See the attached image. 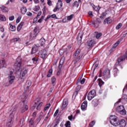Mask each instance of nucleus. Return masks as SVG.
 I'll return each mask as SVG.
<instances>
[{"label": "nucleus", "mask_w": 127, "mask_h": 127, "mask_svg": "<svg viewBox=\"0 0 127 127\" xmlns=\"http://www.w3.org/2000/svg\"><path fill=\"white\" fill-rule=\"evenodd\" d=\"M26 14L28 15V16H32V13L30 12H27Z\"/></svg>", "instance_id": "obj_52"}, {"label": "nucleus", "mask_w": 127, "mask_h": 127, "mask_svg": "<svg viewBox=\"0 0 127 127\" xmlns=\"http://www.w3.org/2000/svg\"><path fill=\"white\" fill-rule=\"evenodd\" d=\"M119 44H120V41H118L116 43H115L113 46V48H116L117 47V46H118V45H119Z\"/></svg>", "instance_id": "obj_36"}, {"label": "nucleus", "mask_w": 127, "mask_h": 127, "mask_svg": "<svg viewBox=\"0 0 127 127\" xmlns=\"http://www.w3.org/2000/svg\"><path fill=\"white\" fill-rule=\"evenodd\" d=\"M92 104L94 107H97V106L99 105V100H98V99H94L92 101Z\"/></svg>", "instance_id": "obj_22"}, {"label": "nucleus", "mask_w": 127, "mask_h": 127, "mask_svg": "<svg viewBox=\"0 0 127 127\" xmlns=\"http://www.w3.org/2000/svg\"><path fill=\"white\" fill-rule=\"evenodd\" d=\"M80 52H81V50L78 49L73 55V58L75 59L76 62H78V61H79V60H80L81 58L83 57V55H84L83 53L80 54Z\"/></svg>", "instance_id": "obj_3"}, {"label": "nucleus", "mask_w": 127, "mask_h": 127, "mask_svg": "<svg viewBox=\"0 0 127 127\" xmlns=\"http://www.w3.org/2000/svg\"><path fill=\"white\" fill-rule=\"evenodd\" d=\"M9 20L12 21L14 19V16H11L9 17Z\"/></svg>", "instance_id": "obj_53"}, {"label": "nucleus", "mask_w": 127, "mask_h": 127, "mask_svg": "<svg viewBox=\"0 0 127 127\" xmlns=\"http://www.w3.org/2000/svg\"><path fill=\"white\" fill-rule=\"evenodd\" d=\"M117 111L120 113L121 115H126V110H125V108L123 105L118 106L117 108Z\"/></svg>", "instance_id": "obj_6"}, {"label": "nucleus", "mask_w": 127, "mask_h": 127, "mask_svg": "<svg viewBox=\"0 0 127 127\" xmlns=\"http://www.w3.org/2000/svg\"><path fill=\"white\" fill-rule=\"evenodd\" d=\"M74 17V15L71 14L70 16L67 17V20H71V19H72V18H73V17Z\"/></svg>", "instance_id": "obj_44"}, {"label": "nucleus", "mask_w": 127, "mask_h": 127, "mask_svg": "<svg viewBox=\"0 0 127 127\" xmlns=\"http://www.w3.org/2000/svg\"><path fill=\"white\" fill-rule=\"evenodd\" d=\"M103 75L105 78H109L111 75L110 69H106L103 72Z\"/></svg>", "instance_id": "obj_12"}, {"label": "nucleus", "mask_w": 127, "mask_h": 127, "mask_svg": "<svg viewBox=\"0 0 127 127\" xmlns=\"http://www.w3.org/2000/svg\"><path fill=\"white\" fill-rule=\"evenodd\" d=\"M20 19H21V17H18L16 20V23H18L20 21Z\"/></svg>", "instance_id": "obj_51"}, {"label": "nucleus", "mask_w": 127, "mask_h": 127, "mask_svg": "<svg viewBox=\"0 0 127 127\" xmlns=\"http://www.w3.org/2000/svg\"><path fill=\"white\" fill-rule=\"evenodd\" d=\"M34 32H35V34H37V33H38V30L36 28H35L34 29Z\"/></svg>", "instance_id": "obj_56"}, {"label": "nucleus", "mask_w": 127, "mask_h": 127, "mask_svg": "<svg viewBox=\"0 0 127 127\" xmlns=\"http://www.w3.org/2000/svg\"><path fill=\"white\" fill-rule=\"evenodd\" d=\"M17 109V108L16 106H14L11 110V114L9 115V117H10V116H13V119L14 117V114H15V111H16V110Z\"/></svg>", "instance_id": "obj_14"}, {"label": "nucleus", "mask_w": 127, "mask_h": 127, "mask_svg": "<svg viewBox=\"0 0 127 127\" xmlns=\"http://www.w3.org/2000/svg\"><path fill=\"white\" fill-rule=\"evenodd\" d=\"M83 38V35H81L80 36V37H78L77 38V41H78V43H81V42H82V38Z\"/></svg>", "instance_id": "obj_32"}, {"label": "nucleus", "mask_w": 127, "mask_h": 127, "mask_svg": "<svg viewBox=\"0 0 127 127\" xmlns=\"http://www.w3.org/2000/svg\"><path fill=\"white\" fill-rule=\"evenodd\" d=\"M95 97H96V90H92L89 92L87 96V99L89 101H91V100L94 99Z\"/></svg>", "instance_id": "obj_5"}, {"label": "nucleus", "mask_w": 127, "mask_h": 127, "mask_svg": "<svg viewBox=\"0 0 127 127\" xmlns=\"http://www.w3.org/2000/svg\"><path fill=\"white\" fill-rule=\"evenodd\" d=\"M0 8L2 11V12H7L8 11V9L6 7H4L3 6H2L0 7Z\"/></svg>", "instance_id": "obj_25"}, {"label": "nucleus", "mask_w": 127, "mask_h": 127, "mask_svg": "<svg viewBox=\"0 0 127 127\" xmlns=\"http://www.w3.org/2000/svg\"><path fill=\"white\" fill-rule=\"evenodd\" d=\"M68 106V99L65 98L62 104V110L65 109V108Z\"/></svg>", "instance_id": "obj_11"}, {"label": "nucleus", "mask_w": 127, "mask_h": 127, "mask_svg": "<svg viewBox=\"0 0 127 127\" xmlns=\"http://www.w3.org/2000/svg\"><path fill=\"white\" fill-rule=\"evenodd\" d=\"M94 125H95V121H93L92 122H91V123L90 124V126L91 127H93V126H94Z\"/></svg>", "instance_id": "obj_58"}, {"label": "nucleus", "mask_w": 127, "mask_h": 127, "mask_svg": "<svg viewBox=\"0 0 127 127\" xmlns=\"http://www.w3.org/2000/svg\"><path fill=\"white\" fill-rule=\"evenodd\" d=\"M55 82H56V78H55V77L53 76L52 77V84H54L55 83Z\"/></svg>", "instance_id": "obj_39"}, {"label": "nucleus", "mask_w": 127, "mask_h": 127, "mask_svg": "<svg viewBox=\"0 0 127 127\" xmlns=\"http://www.w3.org/2000/svg\"><path fill=\"white\" fill-rule=\"evenodd\" d=\"M34 10L35 11H38V10H39V6H36L34 8Z\"/></svg>", "instance_id": "obj_46"}, {"label": "nucleus", "mask_w": 127, "mask_h": 127, "mask_svg": "<svg viewBox=\"0 0 127 127\" xmlns=\"http://www.w3.org/2000/svg\"><path fill=\"white\" fill-rule=\"evenodd\" d=\"M18 40H19V38H14L13 39V41H14V42H16L18 41Z\"/></svg>", "instance_id": "obj_55"}, {"label": "nucleus", "mask_w": 127, "mask_h": 127, "mask_svg": "<svg viewBox=\"0 0 127 127\" xmlns=\"http://www.w3.org/2000/svg\"><path fill=\"white\" fill-rule=\"evenodd\" d=\"M32 61L34 64H36L37 63V59H36V58H33L32 59Z\"/></svg>", "instance_id": "obj_42"}, {"label": "nucleus", "mask_w": 127, "mask_h": 127, "mask_svg": "<svg viewBox=\"0 0 127 127\" xmlns=\"http://www.w3.org/2000/svg\"><path fill=\"white\" fill-rule=\"evenodd\" d=\"M50 108V103L47 104L46 107H45L44 110L45 111H47Z\"/></svg>", "instance_id": "obj_38"}, {"label": "nucleus", "mask_w": 127, "mask_h": 127, "mask_svg": "<svg viewBox=\"0 0 127 127\" xmlns=\"http://www.w3.org/2000/svg\"><path fill=\"white\" fill-rule=\"evenodd\" d=\"M65 127H71V123L70 121H67L66 122V124H65Z\"/></svg>", "instance_id": "obj_37"}, {"label": "nucleus", "mask_w": 127, "mask_h": 127, "mask_svg": "<svg viewBox=\"0 0 127 127\" xmlns=\"http://www.w3.org/2000/svg\"><path fill=\"white\" fill-rule=\"evenodd\" d=\"M26 74H27V70L23 68L18 70L16 72L17 77L20 78V79H22Z\"/></svg>", "instance_id": "obj_2"}, {"label": "nucleus", "mask_w": 127, "mask_h": 127, "mask_svg": "<svg viewBox=\"0 0 127 127\" xmlns=\"http://www.w3.org/2000/svg\"><path fill=\"white\" fill-rule=\"evenodd\" d=\"M29 124L31 125V126H33V125H34V119H31L29 121Z\"/></svg>", "instance_id": "obj_34"}, {"label": "nucleus", "mask_w": 127, "mask_h": 127, "mask_svg": "<svg viewBox=\"0 0 127 127\" xmlns=\"http://www.w3.org/2000/svg\"><path fill=\"white\" fill-rule=\"evenodd\" d=\"M81 90V86L78 85L76 88V91L74 93L73 95L77 96L78 95V92Z\"/></svg>", "instance_id": "obj_20"}, {"label": "nucleus", "mask_w": 127, "mask_h": 127, "mask_svg": "<svg viewBox=\"0 0 127 127\" xmlns=\"http://www.w3.org/2000/svg\"><path fill=\"white\" fill-rule=\"evenodd\" d=\"M64 52H65V51H64V49L60 50L59 51L60 55H63L64 54Z\"/></svg>", "instance_id": "obj_40"}, {"label": "nucleus", "mask_w": 127, "mask_h": 127, "mask_svg": "<svg viewBox=\"0 0 127 127\" xmlns=\"http://www.w3.org/2000/svg\"><path fill=\"white\" fill-rule=\"evenodd\" d=\"M48 4H49V5H51V4H52L51 0H48Z\"/></svg>", "instance_id": "obj_63"}, {"label": "nucleus", "mask_w": 127, "mask_h": 127, "mask_svg": "<svg viewBox=\"0 0 127 127\" xmlns=\"http://www.w3.org/2000/svg\"><path fill=\"white\" fill-rule=\"evenodd\" d=\"M85 81H86V79H85V78H83V79L80 81L81 84H82V85H83V84H84V83H85Z\"/></svg>", "instance_id": "obj_54"}, {"label": "nucleus", "mask_w": 127, "mask_h": 127, "mask_svg": "<svg viewBox=\"0 0 127 127\" xmlns=\"http://www.w3.org/2000/svg\"><path fill=\"white\" fill-rule=\"evenodd\" d=\"M123 26V24L122 23H119L117 26H116V29H120L121 27Z\"/></svg>", "instance_id": "obj_41"}, {"label": "nucleus", "mask_w": 127, "mask_h": 127, "mask_svg": "<svg viewBox=\"0 0 127 127\" xmlns=\"http://www.w3.org/2000/svg\"><path fill=\"white\" fill-rule=\"evenodd\" d=\"M6 66V64H5V61L4 59H2L0 61V68H3Z\"/></svg>", "instance_id": "obj_15"}, {"label": "nucleus", "mask_w": 127, "mask_h": 127, "mask_svg": "<svg viewBox=\"0 0 127 127\" xmlns=\"http://www.w3.org/2000/svg\"><path fill=\"white\" fill-rule=\"evenodd\" d=\"M13 74V71H10V73L8 74V80L9 81V84H12L14 82L15 77L12 75Z\"/></svg>", "instance_id": "obj_7"}, {"label": "nucleus", "mask_w": 127, "mask_h": 127, "mask_svg": "<svg viewBox=\"0 0 127 127\" xmlns=\"http://www.w3.org/2000/svg\"><path fill=\"white\" fill-rule=\"evenodd\" d=\"M123 99L125 100V101H126V102H127V95L124 94L123 96Z\"/></svg>", "instance_id": "obj_45"}, {"label": "nucleus", "mask_w": 127, "mask_h": 127, "mask_svg": "<svg viewBox=\"0 0 127 127\" xmlns=\"http://www.w3.org/2000/svg\"><path fill=\"white\" fill-rule=\"evenodd\" d=\"M58 6H56V7L55 8V9H54V11L55 12H56V11H57L58 9H60V8H59Z\"/></svg>", "instance_id": "obj_49"}, {"label": "nucleus", "mask_w": 127, "mask_h": 127, "mask_svg": "<svg viewBox=\"0 0 127 127\" xmlns=\"http://www.w3.org/2000/svg\"><path fill=\"white\" fill-rule=\"evenodd\" d=\"M111 23H112V20L110 17L106 18L103 22L104 24H107H107H110Z\"/></svg>", "instance_id": "obj_16"}, {"label": "nucleus", "mask_w": 127, "mask_h": 127, "mask_svg": "<svg viewBox=\"0 0 127 127\" xmlns=\"http://www.w3.org/2000/svg\"><path fill=\"white\" fill-rule=\"evenodd\" d=\"M14 67L16 68L18 71L22 69V68H21V59L19 58L17 59L16 63L14 64Z\"/></svg>", "instance_id": "obj_4"}, {"label": "nucleus", "mask_w": 127, "mask_h": 127, "mask_svg": "<svg viewBox=\"0 0 127 127\" xmlns=\"http://www.w3.org/2000/svg\"><path fill=\"white\" fill-rule=\"evenodd\" d=\"M68 119L69 121H72V119H73V115H71L70 116H68Z\"/></svg>", "instance_id": "obj_60"}, {"label": "nucleus", "mask_w": 127, "mask_h": 127, "mask_svg": "<svg viewBox=\"0 0 127 127\" xmlns=\"http://www.w3.org/2000/svg\"><path fill=\"white\" fill-rule=\"evenodd\" d=\"M20 109L21 113H24L25 111H27V110H28V106L25 104H23L21 106Z\"/></svg>", "instance_id": "obj_13"}, {"label": "nucleus", "mask_w": 127, "mask_h": 127, "mask_svg": "<svg viewBox=\"0 0 127 127\" xmlns=\"http://www.w3.org/2000/svg\"><path fill=\"white\" fill-rule=\"evenodd\" d=\"M87 101H84L81 105V109L82 111H85V109H86V108H87Z\"/></svg>", "instance_id": "obj_18"}, {"label": "nucleus", "mask_w": 127, "mask_h": 127, "mask_svg": "<svg viewBox=\"0 0 127 127\" xmlns=\"http://www.w3.org/2000/svg\"><path fill=\"white\" fill-rule=\"evenodd\" d=\"M89 15H90V17H93V12L90 11L88 12Z\"/></svg>", "instance_id": "obj_59"}, {"label": "nucleus", "mask_w": 127, "mask_h": 127, "mask_svg": "<svg viewBox=\"0 0 127 127\" xmlns=\"http://www.w3.org/2000/svg\"><path fill=\"white\" fill-rule=\"evenodd\" d=\"M63 5V3H62V1H61V0H58V3L56 6H58V7L61 8Z\"/></svg>", "instance_id": "obj_21"}, {"label": "nucleus", "mask_w": 127, "mask_h": 127, "mask_svg": "<svg viewBox=\"0 0 127 127\" xmlns=\"http://www.w3.org/2000/svg\"><path fill=\"white\" fill-rule=\"evenodd\" d=\"M40 44H41V46H43L45 44V39L44 38H42L40 40Z\"/></svg>", "instance_id": "obj_24"}, {"label": "nucleus", "mask_w": 127, "mask_h": 127, "mask_svg": "<svg viewBox=\"0 0 127 127\" xmlns=\"http://www.w3.org/2000/svg\"><path fill=\"white\" fill-rule=\"evenodd\" d=\"M24 119H21L20 122V124L21 125H22V126H23V125H24Z\"/></svg>", "instance_id": "obj_50"}, {"label": "nucleus", "mask_w": 127, "mask_h": 127, "mask_svg": "<svg viewBox=\"0 0 127 127\" xmlns=\"http://www.w3.org/2000/svg\"><path fill=\"white\" fill-rule=\"evenodd\" d=\"M27 11V9L25 7H23L21 9V12L22 14H25Z\"/></svg>", "instance_id": "obj_23"}, {"label": "nucleus", "mask_w": 127, "mask_h": 127, "mask_svg": "<svg viewBox=\"0 0 127 127\" xmlns=\"http://www.w3.org/2000/svg\"><path fill=\"white\" fill-rule=\"evenodd\" d=\"M122 61H124V59H123L122 57H121L118 59V62H122Z\"/></svg>", "instance_id": "obj_47"}, {"label": "nucleus", "mask_w": 127, "mask_h": 127, "mask_svg": "<svg viewBox=\"0 0 127 127\" xmlns=\"http://www.w3.org/2000/svg\"><path fill=\"white\" fill-rule=\"evenodd\" d=\"M40 57L44 59L47 56V52L45 50H43L40 52Z\"/></svg>", "instance_id": "obj_10"}, {"label": "nucleus", "mask_w": 127, "mask_h": 127, "mask_svg": "<svg viewBox=\"0 0 127 127\" xmlns=\"http://www.w3.org/2000/svg\"><path fill=\"white\" fill-rule=\"evenodd\" d=\"M31 86V81L30 80L27 81L25 85V89L26 90H27V89H28V88H29V87H30Z\"/></svg>", "instance_id": "obj_17"}, {"label": "nucleus", "mask_w": 127, "mask_h": 127, "mask_svg": "<svg viewBox=\"0 0 127 127\" xmlns=\"http://www.w3.org/2000/svg\"><path fill=\"white\" fill-rule=\"evenodd\" d=\"M110 124H111L112 126H114V127H118V126H120V125H121L122 127H126L127 125V122H126L125 120H121V121L120 122L119 120H118L117 119V116H111L110 117Z\"/></svg>", "instance_id": "obj_1"}, {"label": "nucleus", "mask_w": 127, "mask_h": 127, "mask_svg": "<svg viewBox=\"0 0 127 127\" xmlns=\"http://www.w3.org/2000/svg\"><path fill=\"white\" fill-rule=\"evenodd\" d=\"M52 72H53L52 69H50L49 71V73L47 75V76L48 78H50V77H51V75H52Z\"/></svg>", "instance_id": "obj_31"}, {"label": "nucleus", "mask_w": 127, "mask_h": 127, "mask_svg": "<svg viewBox=\"0 0 127 127\" xmlns=\"http://www.w3.org/2000/svg\"><path fill=\"white\" fill-rule=\"evenodd\" d=\"M38 47H39V45H38V46L35 45V46L32 49V52H31V54H34L35 53H36V52H37V48H38Z\"/></svg>", "instance_id": "obj_19"}, {"label": "nucleus", "mask_w": 127, "mask_h": 127, "mask_svg": "<svg viewBox=\"0 0 127 127\" xmlns=\"http://www.w3.org/2000/svg\"><path fill=\"white\" fill-rule=\"evenodd\" d=\"M27 98H28V95H27L25 92H24V94L21 96V99L23 100H26Z\"/></svg>", "instance_id": "obj_28"}, {"label": "nucleus", "mask_w": 127, "mask_h": 127, "mask_svg": "<svg viewBox=\"0 0 127 127\" xmlns=\"http://www.w3.org/2000/svg\"><path fill=\"white\" fill-rule=\"evenodd\" d=\"M98 84L100 86V87H102V85H104V81H103V80H102L101 79L99 78L98 79Z\"/></svg>", "instance_id": "obj_29"}, {"label": "nucleus", "mask_w": 127, "mask_h": 127, "mask_svg": "<svg viewBox=\"0 0 127 127\" xmlns=\"http://www.w3.org/2000/svg\"><path fill=\"white\" fill-rule=\"evenodd\" d=\"M0 20H1V21H5V20H6V18L3 15H0Z\"/></svg>", "instance_id": "obj_30"}, {"label": "nucleus", "mask_w": 127, "mask_h": 127, "mask_svg": "<svg viewBox=\"0 0 127 127\" xmlns=\"http://www.w3.org/2000/svg\"><path fill=\"white\" fill-rule=\"evenodd\" d=\"M9 30L11 31H15V26H12L11 24H9Z\"/></svg>", "instance_id": "obj_26"}, {"label": "nucleus", "mask_w": 127, "mask_h": 127, "mask_svg": "<svg viewBox=\"0 0 127 127\" xmlns=\"http://www.w3.org/2000/svg\"><path fill=\"white\" fill-rule=\"evenodd\" d=\"M23 25V22H22L17 27V31H20V30L21 29Z\"/></svg>", "instance_id": "obj_27"}, {"label": "nucleus", "mask_w": 127, "mask_h": 127, "mask_svg": "<svg viewBox=\"0 0 127 127\" xmlns=\"http://www.w3.org/2000/svg\"><path fill=\"white\" fill-rule=\"evenodd\" d=\"M58 113H59V110H57L55 113L54 115V116L56 117V116H57V114H58Z\"/></svg>", "instance_id": "obj_57"}, {"label": "nucleus", "mask_w": 127, "mask_h": 127, "mask_svg": "<svg viewBox=\"0 0 127 127\" xmlns=\"http://www.w3.org/2000/svg\"><path fill=\"white\" fill-rule=\"evenodd\" d=\"M93 8L96 11H99V10H100V8H101L99 6H94Z\"/></svg>", "instance_id": "obj_35"}, {"label": "nucleus", "mask_w": 127, "mask_h": 127, "mask_svg": "<svg viewBox=\"0 0 127 127\" xmlns=\"http://www.w3.org/2000/svg\"><path fill=\"white\" fill-rule=\"evenodd\" d=\"M95 44H96V42H95L94 40H91L87 41V45L88 48L93 47Z\"/></svg>", "instance_id": "obj_9"}, {"label": "nucleus", "mask_w": 127, "mask_h": 127, "mask_svg": "<svg viewBox=\"0 0 127 127\" xmlns=\"http://www.w3.org/2000/svg\"><path fill=\"white\" fill-rule=\"evenodd\" d=\"M12 120H13V116L10 115L9 116L8 119V123H7V127H11L12 126Z\"/></svg>", "instance_id": "obj_8"}, {"label": "nucleus", "mask_w": 127, "mask_h": 127, "mask_svg": "<svg viewBox=\"0 0 127 127\" xmlns=\"http://www.w3.org/2000/svg\"><path fill=\"white\" fill-rule=\"evenodd\" d=\"M97 23H101V20L99 18L96 19V21L93 23V24H94V25H96V24H97Z\"/></svg>", "instance_id": "obj_33"}, {"label": "nucleus", "mask_w": 127, "mask_h": 127, "mask_svg": "<svg viewBox=\"0 0 127 127\" xmlns=\"http://www.w3.org/2000/svg\"><path fill=\"white\" fill-rule=\"evenodd\" d=\"M78 4V1H75L72 4V6H76V4Z\"/></svg>", "instance_id": "obj_62"}, {"label": "nucleus", "mask_w": 127, "mask_h": 127, "mask_svg": "<svg viewBox=\"0 0 127 127\" xmlns=\"http://www.w3.org/2000/svg\"><path fill=\"white\" fill-rule=\"evenodd\" d=\"M101 36H102V33H99L97 34L96 38L97 39H99V38H100V37H101Z\"/></svg>", "instance_id": "obj_43"}, {"label": "nucleus", "mask_w": 127, "mask_h": 127, "mask_svg": "<svg viewBox=\"0 0 127 127\" xmlns=\"http://www.w3.org/2000/svg\"><path fill=\"white\" fill-rule=\"evenodd\" d=\"M51 17L52 18H57V17L56 16V14H53L51 15Z\"/></svg>", "instance_id": "obj_61"}, {"label": "nucleus", "mask_w": 127, "mask_h": 127, "mask_svg": "<svg viewBox=\"0 0 127 127\" xmlns=\"http://www.w3.org/2000/svg\"><path fill=\"white\" fill-rule=\"evenodd\" d=\"M41 13H42V12H41V11H39L37 15V17L38 16H40V15H41Z\"/></svg>", "instance_id": "obj_64"}, {"label": "nucleus", "mask_w": 127, "mask_h": 127, "mask_svg": "<svg viewBox=\"0 0 127 127\" xmlns=\"http://www.w3.org/2000/svg\"><path fill=\"white\" fill-rule=\"evenodd\" d=\"M42 104V102L39 103V104L36 107V110H39V109L40 108V107H41Z\"/></svg>", "instance_id": "obj_48"}]
</instances>
